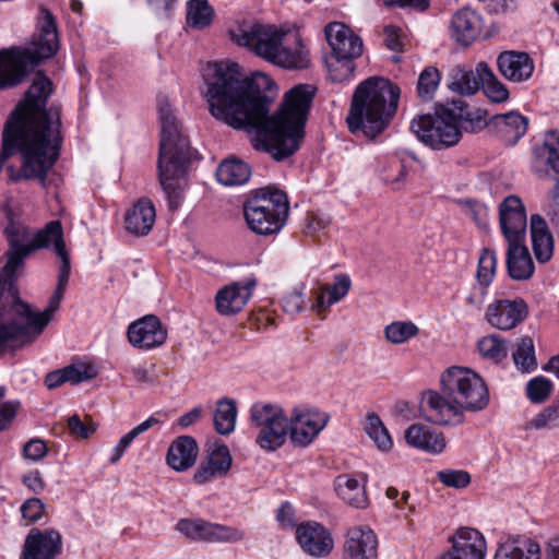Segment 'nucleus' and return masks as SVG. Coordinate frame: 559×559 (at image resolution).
<instances>
[{
	"label": "nucleus",
	"mask_w": 559,
	"mask_h": 559,
	"mask_svg": "<svg viewBox=\"0 0 559 559\" xmlns=\"http://www.w3.org/2000/svg\"><path fill=\"white\" fill-rule=\"evenodd\" d=\"M336 490L338 496L348 504L355 508H365L367 506L365 489L357 479L346 475L337 477Z\"/></svg>",
	"instance_id": "40"
},
{
	"label": "nucleus",
	"mask_w": 559,
	"mask_h": 559,
	"mask_svg": "<svg viewBox=\"0 0 559 559\" xmlns=\"http://www.w3.org/2000/svg\"><path fill=\"white\" fill-rule=\"evenodd\" d=\"M441 74L435 67H427L419 74L417 82V94L423 100L432 99L439 83Z\"/></svg>",
	"instance_id": "47"
},
{
	"label": "nucleus",
	"mask_w": 559,
	"mask_h": 559,
	"mask_svg": "<svg viewBox=\"0 0 559 559\" xmlns=\"http://www.w3.org/2000/svg\"><path fill=\"white\" fill-rule=\"evenodd\" d=\"M527 396L533 403H543L552 391V383L544 377H536L526 385Z\"/></svg>",
	"instance_id": "53"
},
{
	"label": "nucleus",
	"mask_w": 559,
	"mask_h": 559,
	"mask_svg": "<svg viewBox=\"0 0 559 559\" xmlns=\"http://www.w3.org/2000/svg\"><path fill=\"white\" fill-rule=\"evenodd\" d=\"M156 212L148 199L139 200L126 214V228L135 236L147 235L154 226Z\"/></svg>",
	"instance_id": "31"
},
{
	"label": "nucleus",
	"mask_w": 559,
	"mask_h": 559,
	"mask_svg": "<svg viewBox=\"0 0 559 559\" xmlns=\"http://www.w3.org/2000/svg\"><path fill=\"white\" fill-rule=\"evenodd\" d=\"M451 109L455 116L456 123L463 131L476 133L484 128H489L488 112L481 108H468V105L463 99H455L449 102Z\"/></svg>",
	"instance_id": "34"
},
{
	"label": "nucleus",
	"mask_w": 559,
	"mask_h": 559,
	"mask_svg": "<svg viewBox=\"0 0 559 559\" xmlns=\"http://www.w3.org/2000/svg\"><path fill=\"white\" fill-rule=\"evenodd\" d=\"M405 439L409 445L432 454H439L445 448L443 433L421 424H413L408 427Z\"/></svg>",
	"instance_id": "32"
},
{
	"label": "nucleus",
	"mask_w": 559,
	"mask_h": 559,
	"mask_svg": "<svg viewBox=\"0 0 559 559\" xmlns=\"http://www.w3.org/2000/svg\"><path fill=\"white\" fill-rule=\"evenodd\" d=\"M452 37L467 47L476 40L483 29L481 16L471 9L459 10L451 21Z\"/></svg>",
	"instance_id": "27"
},
{
	"label": "nucleus",
	"mask_w": 559,
	"mask_h": 559,
	"mask_svg": "<svg viewBox=\"0 0 559 559\" xmlns=\"http://www.w3.org/2000/svg\"><path fill=\"white\" fill-rule=\"evenodd\" d=\"M231 455L225 444H214L205 462L201 463L194 473L193 479L198 484H205L216 477L227 475L231 467Z\"/></svg>",
	"instance_id": "25"
},
{
	"label": "nucleus",
	"mask_w": 559,
	"mask_h": 559,
	"mask_svg": "<svg viewBox=\"0 0 559 559\" xmlns=\"http://www.w3.org/2000/svg\"><path fill=\"white\" fill-rule=\"evenodd\" d=\"M19 407V401H7L3 404H0V432L11 425L16 416Z\"/></svg>",
	"instance_id": "63"
},
{
	"label": "nucleus",
	"mask_w": 559,
	"mask_h": 559,
	"mask_svg": "<svg viewBox=\"0 0 559 559\" xmlns=\"http://www.w3.org/2000/svg\"><path fill=\"white\" fill-rule=\"evenodd\" d=\"M210 112L234 129L255 131L252 146L275 160L294 155L305 138V127L317 88L298 84L285 93L280 108L270 116L272 98L265 75L242 78L238 63L209 62L203 69Z\"/></svg>",
	"instance_id": "1"
},
{
	"label": "nucleus",
	"mask_w": 559,
	"mask_h": 559,
	"mask_svg": "<svg viewBox=\"0 0 559 559\" xmlns=\"http://www.w3.org/2000/svg\"><path fill=\"white\" fill-rule=\"evenodd\" d=\"M127 336L134 347L152 349L165 343L167 330L158 317L147 314L129 325Z\"/></svg>",
	"instance_id": "17"
},
{
	"label": "nucleus",
	"mask_w": 559,
	"mask_h": 559,
	"mask_svg": "<svg viewBox=\"0 0 559 559\" xmlns=\"http://www.w3.org/2000/svg\"><path fill=\"white\" fill-rule=\"evenodd\" d=\"M158 424L159 420L156 417L151 416L143 423L132 428L128 433L122 436L118 443L116 444V447L112 449L111 456L109 457L110 463L116 464L122 457L124 451L138 436H140L141 433L145 432L146 430Z\"/></svg>",
	"instance_id": "45"
},
{
	"label": "nucleus",
	"mask_w": 559,
	"mask_h": 559,
	"mask_svg": "<svg viewBox=\"0 0 559 559\" xmlns=\"http://www.w3.org/2000/svg\"><path fill=\"white\" fill-rule=\"evenodd\" d=\"M365 430L379 450L389 451L392 448L393 443L389 431L376 413L367 415Z\"/></svg>",
	"instance_id": "44"
},
{
	"label": "nucleus",
	"mask_w": 559,
	"mask_h": 559,
	"mask_svg": "<svg viewBox=\"0 0 559 559\" xmlns=\"http://www.w3.org/2000/svg\"><path fill=\"white\" fill-rule=\"evenodd\" d=\"M250 176V166L243 160L236 158L222 162L216 170V178L224 186L243 185L249 180Z\"/></svg>",
	"instance_id": "39"
},
{
	"label": "nucleus",
	"mask_w": 559,
	"mask_h": 559,
	"mask_svg": "<svg viewBox=\"0 0 559 559\" xmlns=\"http://www.w3.org/2000/svg\"><path fill=\"white\" fill-rule=\"evenodd\" d=\"M45 504L38 498L27 499L21 507L22 516L29 523L39 521L44 514Z\"/></svg>",
	"instance_id": "60"
},
{
	"label": "nucleus",
	"mask_w": 559,
	"mask_h": 559,
	"mask_svg": "<svg viewBox=\"0 0 559 559\" xmlns=\"http://www.w3.org/2000/svg\"><path fill=\"white\" fill-rule=\"evenodd\" d=\"M487 295V286H473L465 295V304L474 312H479L483 308Z\"/></svg>",
	"instance_id": "61"
},
{
	"label": "nucleus",
	"mask_w": 559,
	"mask_h": 559,
	"mask_svg": "<svg viewBox=\"0 0 559 559\" xmlns=\"http://www.w3.org/2000/svg\"><path fill=\"white\" fill-rule=\"evenodd\" d=\"M236 417V403L229 399L219 400L213 418L216 432L223 436L231 433L235 429Z\"/></svg>",
	"instance_id": "41"
},
{
	"label": "nucleus",
	"mask_w": 559,
	"mask_h": 559,
	"mask_svg": "<svg viewBox=\"0 0 559 559\" xmlns=\"http://www.w3.org/2000/svg\"><path fill=\"white\" fill-rule=\"evenodd\" d=\"M68 429L72 436L87 439L96 431L97 425L92 419L83 421L79 415L74 414L68 418Z\"/></svg>",
	"instance_id": "57"
},
{
	"label": "nucleus",
	"mask_w": 559,
	"mask_h": 559,
	"mask_svg": "<svg viewBox=\"0 0 559 559\" xmlns=\"http://www.w3.org/2000/svg\"><path fill=\"white\" fill-rule=\"evenodd\" d=\"M532 249L539 263L548 262L554 255V237L543 216L533 214L530 218Z\"/></svg>",
	"instance_id": "30"
},
{
	"label": "nucleus",
	"mask_w": 559,
	"mask_h": 559,
	"mask_svg": "<svg viewBox=\"0 0 559 559\" xmlns=\"http://www.w3.org/2000/svg\"><path fill=\"white\" fill-rule=\"evenodd\" d=\"M38 28V34L27 47L0 50V90L19 85L31 70L57 53V24L55 16L46 8L40 9Z\"/></svg>",
	"instance_id": "5"
},
{
	"label": "nucleus",
	"mask_w": 559,
	"mask_h": 559,
	"mask_svg": "<svg viewBox=\"0 0 559 559\" xmlns=\"http://www.w3.org/2000/svg\"><path fill=\"white\" fill-rule=\"evenodd\" d=\"M350 278L346 274H337L332 286H329L328 304H335L343 299L350 289Z\"/></svg>",
	"instance_id": "58"
},
{
	"label": "nucleus",
	"mask_w": 559,
	"mask_h": 559,
	"mask_svg": "<svg viewBox=\"0 0 559 559\" xmlns=\"http://www.w3.org/2000/svg\"><path fill=\"white\" fill-rule=\"evenodd\" d=\"M288 427L289 438L294 445L305 448L309 445L324 428L326 418L311 411L295 408Z\"/></svg>",
	"instance_id": "18"
},
{
	"label": "nucleus",
	"mask_w": 559,
	"mask_h": 559,
	"mask_svg": "<svg viewBox=\"0 0 559 559\" xmlns=\"http://www.w3.org/2000/svg\"><path fill=\"white\" fill-rule=\"evenodd\" d=\"M176 528L187 538L204 543H237L245 534L237 527L207 522L202 519H181Z\"/></svg>",
	"instance_id": "13"
},
{
	"label": "nucleus",
	"mask_w": 559,
	"mask_h": 559,
	"mask_svg": "<svg viewBox=\"0 0 559 559\" xmlns=\"http://www.w3.org/2000/svg\"><path fill=\"white\" fill-rule=\"evenodd\" d=\"M271 63L287 70L307 69L310 64L309 50L299 38L292 45L284 44L283 40Z\"/></svg>",
	"instance_id": "33"
},
{
	"label": "nucleus",
	"mask_w": 559,
	"mask_h": 559,
	"mask_svg": "<svg viewBox=\"0 0 559 559\" xmlns=\"http://www.w3.org/2000/svg\"><path fill=\"white\" fill-rule=\"evenodd\" d=\"M66 382L78 384L96 377L97 372L91 365H70L63 368Z\"/></svg>",
	"instance_id": "55"
},
{
	"label": "nucleus",
	"mask_w": 559,
	"mask_h": 559,
	"mask_svg": "<svg viewBox=\"0 0 559 559\" xmlns=\"http://www.w3.org/2000/svg\"><path fill=\"white\" fill-rule=\"evenodd\" d=\"M47 454V445L40 439H32L23 447V455L31 461H39Z\"/></svg>",
	"instance_id": "62"
},
{
	"label": "nucleus",
	"mask_w": 559,
	"mask_h": 559,
	"mask_svg": "<svg viewBox=\"0 0 559 559\" xmlns=\"http://www.w3.org/2000/svg\"><path fill=\"white\" fill-rule=\"evenodd\" d=\"M418 333V326L411 321H395L384 329L385 338L392 344H403Z\"/></svg>",
	"instance_id": "46"
},
{
	"label": "nucleus",
	"mask_w": 559,
	"mask_h": 559,
	"mask_svg": "<svg viewBox=\"0 0 559 559\" xmlns=\"http://www.w3.org/2000/svg\"><path fill=\"white\" fill-rule=\"evenodd\" d=\"M243 217L248 228L260 236H271L281 231L289 213V202L285 192L261 188L243 203Z\"/></svg>",
	"instance_id": "7"
},
{
	"label": "nucleus",
	"mask_w": 559,
	"mask_h": 559,
	"mask_svg": "<svg viewBox=\"0 0 559 559\" xmlns=\"http://www.w3.org/2000/svg\"><path fill=\"white\" fill-rule=\"evenodd\" d=\"M438 479L447 487L465 488L471 483V475L462 469H443L438 472Z\"/></svg>",
	"instance_id": "54"
},
{
	"label": "nucleus",
	"mask_w": 559,
	"mask_h": 559,
	"mask_svg": "<svg viewBox=\"0 0 559 559\" xmlns=\"http://www.w3.org/2000/svg\"><path fill=\"white\" fill-rule=\"evenodd\" d=\"M507 270L509 276L514 281H526L534 274V263L525 241L508 242Z\"/></svg>",
	"instance_id": "28"
},
{
	"label": "nucleus",
	"mask_w": 559,
	"mask_h": 559,
	"mask_svg": "<svg viewBox=\"0 0 559 559\" xmlns=\"http://www.w3.org/2000/svg\"><path fill=\"white\" fill-rule=\"evenodd\" d=\"M384 44L390 50L401 51L403 47V43L401 40V29L393 25L385 26Z\"/></svg>",
	"instance_id": "64"
},
{
	"label": "nucleus",
	"mask_w": 559,
	"mask_h": 559,
	"mask_svg": "<svg viewBox=\"0 0 559 559\" xmlns=\"http://www.w3.org/2000/svg\"><path fill=\"white\" fill-rule=\"evenodd\" d=\"M515 367L523 372H531L536 369L537 361L532 337L523 336L512 353Z\"/></svg>",
	"instance_id": "42"
},
{
	"label": "nucleus",
	"mask_w": 559,
	"mask_h": 559,
	"mask_svg": "<svg viewBox=\"0 0 559 559\" xmlns=\"http://www.w3.org/2000/svg\"><path fill=\"white\" fill-rule=\"evenodd\" d=\"M4 235L9 243L10 249H28L31 247L32 235L29 229L21 224L13 222L12 217H9V224L4 228Z\"/></svg>",
	"instance_id": "48"
},
{
	"label": "nucleus",
	"mask_w": 559,
	"mask_h": 559,
	"mask_svg": "<svg viewBox=\"0 0 559 559\" xmlns=\"http://www.w3.org/2000/svg\"><path fill=\"white\" fill-rule=\"evenodd\" d=\"M499 73L506 80L513 83H522L530 80L535 70L532 57L525 51L504 50L496 59Z\"/></svg>",
	"instance_id": "22"
},
{
	"label": "nucleus",
	"mask_w": 559,
	"mask_h": 559,
	"mask_svg": "<svg viewBox=\"0 0 559 559\" xmlns=\"http://www.w3.org/2000/svg\"><path fill=\"white\" fill-rule=\"evenodd\" d=\"M409 128L420 142L433 150L452 147L461 140V129L449 102L437 104L433 115L417 116Z\"/></svg>",
	"instance_id": "8"
},
{
	"label": "nucleus",
	"mask_w": 559,
	"mask_h": 559,
	"mask_svg": "<svg viewBox=\"0 0 559 559\" xmlns=\"http://www.w3.org/2000/svg\"><path fill=\"white\" fill-rule=\"evenodd\" d=\"M478 349L484 357L497 362L507 357L506 342L496 335L483 337L478 342Z\"/></svg>",
	"instance_id": "50"
},
{
	"label": "nucleus",
	"mask_w": 559,
	"mask_h": 559,
	"mask_svg": "<svg viewBox=\"0 0 559 559\" xmlns=\"http://www.w3.org/2000/svg\"><path fill=\"white\" fill-rule=\"evenodd\" d=\"M33 251L28 249H8V251L4 254L5 262L3 266L1 267V275L4 277V281H0V290L7 292V300L9 301L10 298V287L16 286L15 280L17 277V271L24 266L25 259L32 253Z\"/></svg>",
	"instance_id": "38"
},
{
	"label": "nucleus",
	"mask_w": 559,
	"mask_h": 559,
	"mask_svg": "<svg viewBox=\"0 0 559 559\" xmlns=\"http://www.w3.org/2000/svg\"><path fill=\"white\" fill-rule=\"evenodd\" d=\"M477 72L481 79L480 87L490 102L501 104L509 99L510 92L508 87L496 76L486 61L477 63Z\"/></svg>",
	"instance_id": "37"
},
{
	"label": "nucleus",
	"mask_w": 559,
	"mask_h": 559,
	"mask_svg": "<svg viewBox=\"0 0 559 559\" xmlns=\"http://www.w3.org/2000/svg\"><path fill=\"white\" fill-rule=\"evenodd\" d=\"M62 551V536L55 528L33 527L25 537L21 559H56Z\"/></svg>",
	"instance_id": "14"
},
{
	"label": "nucleus",
	"mask_w": 559,
	"mask_h": 559,
	"mask_svg": "<svg viewBox=\"0 0 559 559\" xmlns=\"http://www.w3.org/2000/svg\"><path fill=\"white\" fill-rule=\"evenodd\" d=\"M255 286V280L236 282L219 289L215 297L216 309L223 316L239 312L248 302Z\"/></svg>",
	"instance_id": "23"
},
{
	"label": "nucleus",
	"mask_w": 559,
	"mask_h": 559,
	"mask_svg": "<svg viewBox=\"0 0 559 559\" xmlns=\"http://www.w3.org/2000/svg\"><path fill=\"white\" fill-rule=\"evenodd\" d=\"M230 39L246 47L253 55L272 62L278 45L284 40L285 32L275 25L262 23H242L229 29Z\"/></svg>",
	"instance_id": "12"
},
{
	"label": "nucleus",
	"mask_w": 559,
	"mask_h": 559,
	"mask_svg": "<svg viewBox=\"0 0 559 559\" xmlns=\"http://www.w3.org/2000/svg\"><path fill=\"white\" fill-rule=\"evenodd\" d=\"M199 453V447L194 438L180 436L169 445L166 461L177 472H183L194 465Z\"/></svg>",
	"instance_id": "29"
},
{
	"label": "nucleus",
	"mask_w": 559,
	"mask_h": 559,
	"mask_svg": "<svg viewBox=\"0 0 559 559\" xmlns=\"http://www.w3.org/2000/svg\"><path fill=\"white\" fill-rule=\"evenodd\" d=\"M214 11L207 0H190L187 5V22L194 28L202 29L213 20Z\"/></svg>",
	"instance_id": "43"
},
{
	"label": "nucleus",
	"mask_w": 559,
	"mask_h": 559,
	"mask_svg": "<svg viewBox=\"0 0 559 559\" xmlns=\"http://www.w3.org/2000/svg\"><path fill=\"white\" fill-rule=\"evenodd\" d=\"M559 427V405L552 404L545 407L528 424L527 428L552 429Z\"/></svg>",
	"instance_id": "51"
},
{
	"label": "nucleus",
	"mask_w": 559,
	"mask_h": 559,
	"mask_svg": "<svg viewBox=\"0 0 559 559\" xmlns=\"http://www.w3.org/2000/svg\"><path fill=\"white\" fill-rule=\"evenodd\" d=\"M489 391L483 378L469 368L453 366L441 373L439 390L421 393L419 415L438 426H460L465 413L484 411Z\"/></svg>",
	"instance_id": "2"
},
{
	"label": "nucleus",
	"mask_w": 559,
	"mask_h": 559,
	"mask_svg": "<svg viewBox=\"0 0 559 559\" xmlns=\"http://www.w3.org/2000/svg\"><path fill=\"white\" fill-rule=\"evenodd\" d=\"M400 87L382 76L360 82L352 96L346 123L352 134L376 140L396 115Z\"/></svg>",
	"instance_id": "3"
},
{
	"label": "nucleus",
	"mask_w": 559,
	"mask_h": 559,
	"mask_svg": "<svg viewBox=\"0 0 559 559\" xmlns=\"http://www.w3.org/2000/svg\"><path fill=\"white\" fill-rule=\"evenodd\" d=\"M70 274L71 266H68L67 263L59 266L57 287L49 298L48 306L41 312H33L31 306L21 300L17 287H10L11 306L9 312L24 319L25 323H19L12 319L5 322V324L12 332L21 330L22 335L17 336L21 340V344L32 342L43 333L44 329L51 321L53 313L59 309L63 299Z\"/></svg>",
	"instance_id": "6"
},
{
	"label": "nucleus",
	"mask_w": 559,
	"mask_h": 559,
	"mask_svg": "<svg viewBox=\"0 0 559 559\" xmlns=\"http://www.w3.org/2000/svg\"><path fill=\"white\" fill-rule=\"evenodd\" d=\"M250 418L258 429L255 442L261 449L272 452L285 443L289 424L281 406L257 403L250 409Z\"/></svg>",
	"instance_id": "11"
},
{
	"label": "nucleus",
	"mask_w": 559,
	"mask_h": 559,
	"mask_svg": "<svg viewBox=\"0 0 559 559\" xmlns=\"http://www.w3.org/2000/svg\"><path fill=\"white\" fill-rule=\"evenodd\" d=\"M134 381L140 385H154L157 381L156 365L136 364L129 368Z\"/></svg>",
	"instance_id": "56"
},
{
	"label": "nucleus",
	"mask_w": 559,
	"mask_h": 559,
	"mask_svg": "<svg viewBox=\"0 0 559 559\" xmlns=\"http://www.w3.org/2000/svg\"><path fill=\"white\" fill-rule=\"evenodd\" d=\"M481 79L475 70L462 64L453 67L448 75V88L461 96H471L478 92L480 88Z\"/></svg>",
	"instance_id": "35"
},
{
	"label": "nucleus",
	"mask_w": 559,
	"mask_h": 559,
	"mask_svg": "<svg viewBox=\"0 0 559 559\" xmlns=\"http://www.w3.org/2000/svg\"><path fill=\"white\" fill-rule=\"evenodd\" d=\"M326 40L332 49L329 61L330 78L343 82L353 75L354 59L362 52V40L343 23H330L324 28Z\"/></svg>",
	"instance_id": "9"
},
{
	"label": "nucleus",
	"mask_w": 559,
	"mask_h": 559,
	"mask_svg": "<svg viewBox=\"0 0 559 559\" xmlns=\"http://www.w3.org/2000/svg\"><path fill=\"white\" fill-rule=\"evenodd\" d=\"M459 204L463 207L464 214L471 217L479 228L488 227V207L485 204L474 200H460Z\"/></svg>",
	"instance_id": "52"
},
{
	"label": "nucleus",
	"mask_w": 559,
	"mask_h": 559,
	"mask_svg": "<svg viewBox=\"0 0 559 559\" xmlns=\"http://www.w3.org/2000/svg\"><path fill=\"white\" fill-rule=\"evenodd\" d=\"M282 302L283 309L286 313H300L306 308V299L302 292V287L300 289H294L293 292L286 294L283 297Z\"/></svg>",
	"instance_id": "59"
},
{
	"label": "nucleus",
	"mask_w": 559,
	"mask_h": 559,
	"mask_svg": "<svg viewBox=\"0 0 559 559\" xmlns=\"http://www.w3.org/2000/svg\"><path fill=\"white\" fill-rule=\"evenodd\" d=\"M157 110L160 121L158 178L170 210H176L182 199V188L178 180L186 176L193 152L181 123L166 99L158 100Z\"/></svg>",
	"instance_id": "4"
},
{
	"label": "nucleus",
	"mask_w": 559,
	"mask_h": 559,
	"mask_svg": "<svg viewBox=\"0 0 559 559\" xmlns=\"http://www.w3.org/2000/svg\"><path fill=\"white\" fill-rule=\"evenodd\" d=\"M499 222L507 242L525 241L527 218L519 197L509 195L500 203Z\"/></svg>",
	"instance_id": "16"
},
{
	"label": "nucleus",
	"mask_w": 559,
	"mask_h": 559,
	"mask_svg": "<svg viewBox=\"0 0 559 559\" xmlns=\"http://www.w3.org/2000/svg\"><path fill=\"white\" fill-rule=\"evenodd\" d=\"M533 170L539 179L555 183L552 202L547 216L555 228H559V133L549 131L542 145L534 148Z\"/></svg>",
	"instance_id": "10"
},
{
	"label": "nucleus",
	"mask_w": 559,
	"mask_h": 559,
	"mask_svg": "<svg viewBox=\"0 0 559 559\" xmlns=\"http://www.w3.org/2000/svg\"><path fill=\"white\" fill-rule=\"evenodd\" d=\"M296 539L306 554L316 558L329 556L334 547L331 533L318 522H307L298 525Z\"/></svg>",
	"instance_id": "19"
},
{
	"label": "nucleus",
	"mask_w": 559,
	"mask_h": 559,
	"mask_svg": "<svg viewBox=\"0 0 559 559\" xmlns=\"http://www.w3.org/2000/svg\"><path fill=\"white\" fill-rule=\"evenodd\" d=\"M379 540L368 526L348 528L343 545V559H378Z\"/></svg>",
	"instance_id": "21"
},
{
	"label": "nucleus",
	"mask_w": 559,
	"mask_h": 559,
	"mask_svg": "<svg viewBox=\"0 0 559 559\" xmlns=\"http://www.w3.org/2000/svg\"><path fill=\"white\" fill-rule=\"evenodd\" d=\"M497 267V255L491 249L485 248L478 259L476 277L481 286H489L492 282Z\"/></svg>",
	"instance_id": "49"
},
{
	"label": "nucleus",
	"mask_w": 559,
	"mask_h": 559,
	"mask_svg": "<svg viewBox=\"0 0 559 559\" xmlns=\"http://www.w3.org/2000/svg\"><path fill=\"white\" fill-rule=\"evenodd\" d=\"M452 548L440 559H484L486 540L476 528L461 527L450 537Z\"/></svg>",
	"instance_id": "20"
},
{
	"label": "nucleus",
	"mask_w": 559,
	"mask_h": 559,
	"mask_svg": "<svg viewBox=\"0 0 559 559\" xmlns=\"http://www.w3.org/2000/svg\"><path fill=\"white\" fill-rule=\"evenodd\" d=\"M528 314V306L522 298L500 299L488 305L487 322L499 330L509 331L522 323Z\"/></svg>",
	"instance_id": "15"
},
{
	"label": "nucleus",
	"mask_w": 559,
	"mask_h": 559,
	"mask_svg": "<svg viewBox=\"0 0 559 559\" xmlns=\"http://www.w3.org/2000/svg\"><path fill=\"white\" fill-rule=\"evenodd\" d=\"M495 559H542L540 546L528 537H518L501 544Z\"/></svg>",
	"instance_id": "36"
},
{
	"label": "nucleus",
	"mask_w": 559,
	"mask_h": 559,
	"mask_svg": "<svg viewBox=\"0 0 559 559\" xmlns=\"http://www.w3.org/2000/svg\"><path fill=\"white\" fill-rule=\"evenodd\" d=\"M528 119L518 111L495 115L489 119V129L506 144H515L525 133Z\"/></svg>",
	"instance_id": "26"
},
{
	"label": "nucleus",
	"mask_w": 559,
	"mask_h": 559,
	"mask_svg": "<svg viewBox=\"0 0 559 559\" xmlns=\"http://www.w3.org/2000/svg\"><path fill=\"white\" fill-rule=\"evenodd\" d=\"M51 246L60 259V265L67 263L68 266H71L70 255L63 239L62 224L58 219L48 222L44 228L33 235L29 249L34 252L39 249H48Z\"/></svg>",
	"instance_id": "24"
}]
</instances>
